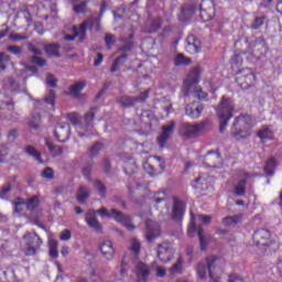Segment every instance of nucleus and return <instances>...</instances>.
Segmentation results:
<instances>
[{"mask_svg":"<svg viewBox=\"0 0 282 282\" xmlns=\"http://www.w3.org/2000/svg\"><path fill=\"white\" fill-rule=\"evenodd\" d=\"M107 11V2H102L99 11L98 18L89 17L79 24V28L73 26V34L65 35L64 41H78V43H83L87 36L88 30H94L96 25L97 30H100V20L102 19L105 12Z\"/></svg>","mask_w":282,"mask_h":282,"instance_id":"nucleus-1","label":"nucleus"},{"mask_svg":"<svg viewBox=\"0 0 282 282\" xmlns=\"http://www.w3.org/2000/svg\"><path fill=\"white\" fill-rule=\"evenodd\" d=\"M231 135L235 140H247L252 135V117L250 115L238 116L231 127Z\"/></svg>","mask_w":282,"mask_h":282,"instance_id":"nucleus-2","label":"nucleus"},{"mask_svg":"<svg viewBox=\"0 0 282 282\" xmlns=\"http://www.w3.org/2000/svg\"><path fill=\"white\" fill-rule=\"evenodd\" d=\"M235 111V106L229 98L223 97L219 106L216 109V113L219 120V131L224 133L226 128L228 127V122H230L232 118V112Z\"/></svg>","mask_w":282,"mask_h":282,"instance_id":"nucleus-3","label":"nucleus"},{"mask_svg":"<svg viewBox=\"0 0 282 282\" xmlns=\"http://www.w3.org/2000/svg\"><path fill=\"white\" fill-rule=\"evenodd\" d=\"M247 53V63H257V61H261V58L268 54V43H265L263 37H256L254 41L249 44Z\"/></svg>","mask_w":282,"mask_h":282,"instance_id":"nucleus-4","label":"nucleus"},{"mask_svg":"<svg viewBox=\"0 0 282 282\" xmlns=\"http://www.w3.org/2000/svg\"><path fill=\"white\" fill-rule=\"evenodd\" d=\"M197 10L199 11L200 19H203V21H210V19H213L212 15L206 17V10L202 8V4L197 3V1H193L183 4L178 15L180 21H188Z\"/></svg>","mask_w":282,"mask_h":282,"instance_id":"nucleus-5","label":"nucleus"},{"mask_svg":"<svg viewBox=\"0 0 282 282\" xmlns=\"http://www.w3.org/2000/svg\"><path fill=\"white\" fill-rule=\"evenodd\" d=\"M96 213H98L100 217H113L115 221L122 224L127 230H135V226L132 224L131 216H127L116 208L111 209V213H109L106 207H101Z\"/></svg>","mask_w":282,"mask_h":282,"instance_id":"nucleus-6","label":"nucleus"},{"mask_svg":"<svg viewBox=\"0 0 282 282\" xmlns=\"http://www.w3.org/2000/svg\"><path fill=\"white\" fill-rule=\"evenodd\" d=\"M236 83L240 89H250L257 85V73L252 68H242L236 74Z\"/></svg>","mask_w":282,"mask_h":282,"instance_id":"nucleus-7","label":"nucleus"},{"mask_svg":"<svg viewBox=\"0 0 282 282\" xmlns=\"http://www.w3.org/2000/svg\"><path fill=\"white\" fill-rule=\"evenodd\" d=\"M153 162L147 161L143 163V169L151 177L161 175V173L166 169V162L161 156H152Z\"/></svg>","mask_w":282,"mask_h":282,"instance_id":"nucleus-8","label":"nucleus"},{"mask_svg":"<svg viewBox=\"0 0 282 282\" xmlns=\"http://www.w3.org/2000/svg\"><path fill=\"white\" fill-rule=\"evenodd\" d=\"M202 162L207 169H221L224 166V159L219 150H209L203 158Z\"/></svg>","mask_w":282,"mask_h":282,"instance_id":"nucleus-9","label":"nucleus"},{"mask_svg":"<svg viewBox=\"0 0 282 282\" xmlns=\"http://www.w3.org/2000/svg\"><path fill=\"white\" fill-rule=\"evenodd\" d=\"M206 131V123L200 122L196 124L183 123L180 127V134L182 138H197Z\"/></svg>","mask_w":282,"mask_h":282,"instance_id":"nucleus-10","label":"nucleus"},{"mask_svg":"<svg viewBox=\"0 0 282 282\" xmlns=\"http://www.w3.org/2000/svg\"><path fill=\"white\" fill-rule=\"evenodd\" d=\"M23 239L26 243V249L24 250L26 257L36 254V250L43 246V240L36 234H25Z\"/></svg>","mask_w":282,"mask_h":282,"instance_id":"nucleus-11","label":"nucleus"},{"mask_svg":"<svg viewBox=\"0 0 282 282\" xmlns=\"http://www.w3.org/2000/svg\"><path fill=\"white\" fill-rule=\"evenodd\" d=\"M161 131V134L156 138V144L160 147V149H164L169 143V139L175 131V121H170L169 124L163 126Z\"/></svg>","mask_w":282,"mask_h":282,"instance_id":"nucleus-12","label":"nucleus"},{"mask_svg":"<svg viewBox=\"0 0 282 282\" xmlns=\"http://www.w3.org/2000/svg\"><path fill=\"white\" fill-rule=\"evenodd\" d=\"M186 213V203L180 197H173V209H172V219L173 221H182L184 219V214Z\"/></svg>","mask_w":282,"mask_h":282,"instance_id":"nucleus-13","label":"nucleus"},{"mask_svg":"<svg viewBox=\"0 0 282 282\" xmlns=\"http://www.w3.org/2000/svg\"><path fill=\"white\" fill-rule=\"evenodd\" d=\"M272 234L265 228L257 229L252 235V241L254 246H270V238Z\"/></svg>","mask_w":282,"mask_h":282,"instance_id":"nucleus-14","label":"nucleus"},{"mask_svg":"<svg viewBox=\"0 0 282 282\" xmlns=\"http://www.w3.org/2000/svg\"><path fill=\"white\" fill-rule=\"evenodd\" d=\"M158 258L162 263H169V261L173 260L174 251L170 243L163 242L158 245Z\"/></svg>","mask_w":282,"mask_h":282,"instance_id":"nucleus-15","label":"nucleus"},{"mask_svg":"<svg viewBox=\"0 0 282 282\" xmlns=\"http://www.w3.org/2000/svg\"><path fill=\"white\" fill-rule=\"evenodd\" d=\"M162 230L160 228V224L154 220L145 221V238L147 241H155L158 237H160Z\"/></svg>","mask_w":282,"mask_h":282,"instance_id":"nucleus-16","label":"nucleus"},{"mask_svg":"<svg viewBox=\"0 0 282 282\" xmlns=\"http://www.w3.org/2000/svg\"><path fill=\"white\" fill-rule=\"evenodd\" d=\"M204 111V104L200 101H193L185 106V116L192 118V120H197V118H202V112Z\"/></svg>","mask_w":282,"mask_h":282,"instance_id":"nucleus-17","label":"nucleus"},{"mask_svg":"<svg viewBox=\"0 0 282 282\" xmlns=\"http://www.w3.org/2000/svg\"><path fill=\"white\" fill-rule=\"evenodd\" d=\"M185 52H187V54H199V52H202V41L194 34L188 35L186 37Z\"/></svg>","mask_w":282,"mask_h":282,"instance_id":"nucleus-18","label":"nucleus"},{"mask_svg":"<svg viewBox=\"0 0 282 282\" xmlns=\"http://www.w3.org/2000/svg\"><path fill=\"white\" fill-rule=\"evenodd\" d=\"M199 80H202V69L195 67L188 73L187 78L184 80V85L191 89L199 85Z\"/></svg>","mask_w":282,"mask_h":282,"instance_id":"nucleus-19","label":"nucleus"},{"mask_svg":"<svg viewBox=\"0 0 282 282\" xmlns=\"http://www.w3.org/2000/svg\"><path fill=\"white\" fill-rule=\"evenodd\" d=\"M72 128L69 127V123H63L58 124L55 128V138L58 140V142H67L69 140V131Z\"/></svg>","mask_w":282,"mask_h":282,"instance_id":"nucleus-20","label":"nucleus"},{"mask_svg":"<svg viewBox=\"0 0 282 282\" xmlns=\"http://www.w3.org/2000/svg\"><path fill=\"white\" fill-rule=\"evenodd\" d=\"M99 250L102 257L108 261H111V259H113V256L116 254V249L113 248V242H111V240H104L100 245Z\"/></svg>","mask_w":282,"mask_h":282,"instance_id":"nucleus-21","label":"nucleus"},{"mask_svg":"<svg viewBox=\"0 0 282 282\" xmlns=\"http://www.w3.org/2000/svg\"><path fill=\"white\" fill-rule=\"evenodd\" d=\"M135 274H137L138 281L147 282V279H149L151 274V269L149 268V265H147V263L139 262L135 265Z\"/></svg>","mask_w":282,"mask_h":282,"instance_id":"nucleus-22","label":"nucleus"},{"mask_svg":"<svg viewBox=\"0 0 282 282\" xmlns=\"http://www.w3.org/2000/svg\"><path fill=\"white\" fill-rule=\"evenodd\" d=\"M85 220L88 224L89 228H94V230H96L97 232H100V230H102V226H100V223L96 217V210L89 209L86 214Z\"/></svg>","mask_w":282,"mask_h":282,"instance_id":"nucleus-23","label":"nucleus"},{"mask_svg":"<svg viewBox=\"0 0 282 282\" xmlns=\"http://www.w3.org/2000/svg\"><path fill=\"white\" fill-rule=\"evenodd\" d=\"M243 58L248 61V52L237 53V51L234 52V55L231 56L229 63L231 65V69H237L243 65Z\"/></svg>","mask_w":282,"mask_h":282,"instance_id":"nucleus-24","label":"nucleus"},{"mask_svg":"<svg viewBox=\"0 0 282 282\" xmlns=\"http://www.w3.org/2000/svg\"><path fill=\"white\" fill-rule=\"evenodd\" d=\"M217 261H219V257L210 256L206 258V265L208 270V274L212 282H220L219 278L213 276V270H215V265H217Z\"/></svg>","mask_w":282,"mask_h":282,"instance_id":"nucleus-25","label":"nucleus"},{"mask_svg":"<svg viewBox=\"0 0 282 282\" xmlns=\"http://www.w3.org/2000/svg\"><path fill=\"white\" fill-rule=\"evenodd\" d=\"M247 36H240L235 42V52L243 54V52H248L250 50V43Z\"/></svg>","mask_w":282,"mask_h":282,"instance_id":"nucleus-26","label":"nucleus"},{"mask_svg":"<svg viewBox=\"0 0 282 282\" xmlns=\"http://www.w3.org/2000/svg\"><path fill=\"white\" fill-rule=\"evenodd\" d=\"M44 52L47 56H55V58H61V44L51 43L44 46Z\"/></svg>","mask_w":282,"mask_h":282,"instance_id":"nucleus-27","label":"nucleus"},{"mask_svg":"<svg viewBox=\"0 0 282 282\" xmlns=\"http://www.w3.org/2000/svg\"><path fill=\"white\" fill-rule=\"evenodd\" d=\"M276 169V158L271 156L264 163V173L267 177H272L274 175V170Z\"/></svg>","mask_w":282,"mask_h":282,"instance_id":"nucleus-28","label":"nucleus"},{"mask_svg":"<svg viewBox=\"0 0 282 282\" xmlns=\"http://www.w3.org/2000/svg\"><path fill=\"white\" fill-rule=\"evenodd\" d=\"M127 61H129V55L127 54H122L121 56L117 57L113 61L112 66L110 67L111 74L119 72L120 68L124 66V63H127Z\"/></svg>","mask_w":282,"mask_h":282,"instance_id":"nucleus-29","label":"nucleus"},{"mask_svg":"<svg viewBox=\"0 0 282 282\" xmlns=\"http://www.w3.org/2000/svg\"><path fill=\"white\" fill-rule=\"evenodd\" d=\"M24 206L26 210H30V213H34V210H36V208L41 206V199L39 198L37 195L32 196L31 198L24 202Z\"/></svg>","mask_w":282,"mask_h":282,"instance_id":"nucleus-30","label":"nucleus"},{"mask_svg":"<svg viewBox=\"0 0 282 282\" xmlns=\"http://www.w3.org/2000/svg\"><path fill=\"white\" fill-rule=\"evenodd\" d=\"M123 171L126 175H134L138 173V165L133 159H129L123 163Z\"/></svg>","mask_w":282,"mask_h":282,"instance_id":"nucleus-31","label":"nucleus"},{"mask_svg":"<svg viewBox=\"0 0 282 282\" xmlns=\"http://www.w3.org/2000/svg\"><path fill=\"white\" fill-rule=\"evenodd\" d=\"M267 21H268V15L265 14L257 15L251 22L250 28L251 30H260V28H263V25H265Z\"/></svg>","mask_w":282,"mask_h":282,"instance_id":"nucleus-32","label":"nucleus"},{"mask_svg":"<svg viewBox=\"0 0 282 282\" xmlns=\"http://www.w3.org/2000/svg\"><path fill=\"white\" fill-rule=\"evenodd\" d=\"M258 138H260V140L262 142H268V140H274V132L272 130H270V128L265 127L262 130H259L257 132Z\"/></svg>","mask_w":282,"mask_h":282,"instance_id":"nucleus-33","label":"nucleus"},{"mask_svg":"<svg viewBox=\"0 0 282 282\" xmlns=\"http://www.w3.org/2000/svg\"><path fill=\"white\" fill-rule=\"evenodd\" d=\"M89 195H91V192H89V189L87 187L80 185L77 191V202L79 204H85V202H87Z\"/></svg>","mask_w":282,"mask_h":282,"instance_id":"nucleus-34","label":"nucleus"},{"mask_svg":"<svg viewBox=\"0 0 282 282\" xmlns=\"http://www.w3.org/2000/svg\"><path fill=\"white\" fill-rule=\"evenodd\" d=\"M120 41L126 44L119 47L118 52H131L133 50V34H130L129 37H121Z\"/></svg>","mask_w":282,"mask_h":282,"instance_id":"nucleus-35","label":"nucleus"},{"mask_svg":"<svg viewBox=\"0 0 282 282\" xmlns=\"http://www.w3.org/2000/svg\"><path fill=\"white\" fill-rule=\"evenodd\" d=\"M25 153L28 155H30L31 158H33L36 162H39V164H43V159H42L41 152H39V150H36V148H34L32 145H26Z\"/></svg>","mask_w":282,"mask_h":282,"instance_id":"nucleus-36","label":"nucleus"},{"mask_svg":"<svg viewBox=\"0 0 282 282\" xmlns=\"http://www.w3.org/2000/svg\"><path fill=\"white\" fill-rule=\"evenodd\" d=\"M45 144L47 149L53 153V158H57V155H63V149L61 147H56L50 138H45Z\"/></svg>","mask_w":282,"mask_h":282,"instance_id":"nucleus-37","label":"nucleus"},{"mask_svg":"<svg viewBox=\"0 0 282 282\" xmlns=\"http://www.w3.org/2000/svg\"><path fill=\"white\" fill-rule=\"evenodd\" d=\"M191 63H193V61L191 59V57L185 56L184 53L176 54L174 58V65L176 67H180L182 65H191Z\"/></svg>","mask_w":282,"mask_h":282,"instance_id":"nucleus-38","label":"nucleus"},{"mask_svg":"<svg viewBox=\"0 0 282 282\" xmlns=\"http://www.w3.org/2000/svg\"><path fill=\"white\" fill-rule=\"evenodd\" d=\"M193 97L196 98L197 100H206L208 98V93L204 91V88L202 86H193Z\"/></svg>","mask_w":282,"mask_h":282,"instance_id":"nucleus-39","label":"nucleus"},{"mask_svg":"<svg viewBox=\"0 0 282 282\" xmlns=\"http://www.w3.org/2000/svg\"><path fill=\"white\" fill-rule=\"evenodd\" d=\"M184 270V259L177 258L176 262L170 268V274H182Z\"/></svg>","mask_w":282,"mask_h":282,"instance_id":"nucleus-40","label":"nucleus"},{"mask_svg":"<svg viewBox=\"0 0 282 282\" xmlns=\"http://www.w3.org/2000/svg\"><path fill=\"white\" fill-rule=\"evenodd\" d=\"M248 184V181L246 178H242L238 182V184L235 186L234 193L238 197H243L246 195V185Z\"/></svg>","mask_w":282,"mask_h":282,"instance_id":"nucleus-41","label":"nucleus"},{"mask_svg":"<svg viewBox=\"0 0 282 282\" xmlns=\"http://www.w3.org/2000/svg\"><path fill=\"white\" fill-rule=\"evenodd\" d=\"M86 85L87 83L85 80L78 82L69 87V93L72 94V96H79L80 91L85 89Z\"/></svg>","mask_w":282,"mask_h":282,"instance_id":"nucleus-42","label":"nucleus"},{"mask_svg":"<svg viewBox=\"0 0 282 282\" xmlns=\"http://www.w3.org/2000/svg\"><path fill=\"white\" fill-rule=\"evenodd\" d=\"M162 23H164V20H162V18H155L154 20H152L150 29L148 30L149 34H153L158 32V30H162Z\"/></svg>","mask_w":282,"mask_h":282,"instance_id":"nucleus-43","label":"nucleus"},{"mask_svg":"<svg viewBox=\"0 0 282 282\" xmlns=\"http://www.w3.org/2000/svg\"><path fill=\"white\" fill-rule=\"evenodd\" d=\"M239 221H241V216H239V215L228 216L223 219V224L226 227L237 226V224H239Z\"/></svg>","mask_w":282,"mask_h":282,"instance_id":"nucleus-44","label":"nucleus"},{"mask_svg":"<svg viewBox=\"0 0 282 282\" xmlns=\"http://www.w3.org/2000/svg\"><path fill=\"white\" fill-rule=\"evenodd\" d=\"M118 102L122 107H133V105H135V99L131 96L124 95L118 99Z\"/></svg>","mask_w":282,"mask_h":282,"instance_id":"nucleus-45","label":"nucleus"},{"mask_svg":"<svg viewBox=\"0 0 282 282\" xmlns=\"http://www.w3.org/2000/svg\"><path fill=\"white\" fill-rule=\"evenodd\" d=\"M194 188L197 191H208V183L206 182V178L199 176L195 180Z\"/></svg>","mask_w":282,"mask_h":282,"instance_id":"nucleus-46","label":"nucleus"},{"mask_svg":"<svg viewBox=\"0 0 282 282\" xmlns=\"http://www.w3.org/2000/svg\"><path fill=\"white\" fill-rule=\"evenodd\" d=\"M98 111V108H90L88 112L85 113L84 116V121L86 124H91L94 122V118H96V113Z\"/></svg>","mask_w":282,"mask_h":282,"instance_id":"nucleus-47","label":"nucleus"},{"mask_svg":"<svg viewBox=\"0 0 282 282\" xmlns=\"http://www.w3.org/2000/svg\"><path fill=\"white\" fill-rule=\"evenodd\" d=\"M94 186L97 189L99 196L107 197V186H105L100 180L95 181Z\"/></svg>","mask_w":282,"mask_h":282,"instance_id":"nucleus-48","label":"nucleus"},{"mask_svg":"<svg viewBox=\"0 0 282 282\" xmlns=\"http://www.w3.org/2000/svg\"><path fill=\"white\" fill-rule=\"evenodd\" d=\"M73 10L76 14H85L87 12V1H80L74 4Z\"/></svg>","mask_w":282,"mask_h":282,"instance_id":"nucleus-49","label":"nucleus"},{"mask_svg":"<svg viewBox=\"0 0 282 282\" xmlns=\"http://www.w3.org/2000/svg\"><path fill=\"white\" fill-rule=\"evenodd\" d=\"M50 257L52 259H58V242L56 240H53L50 242Z\"/></svg>","mask_w":282,"mask_h":282,"instance_id":"nucleus-50","label":"nucleus"},{"mask_svg":"<svg viewBox=\"0 0 282 282\" xmlns=\"http://www.w3.org/2000/svg\"><path fill=\"white\" fill-rule=\"evenodd\" d=\"M44 100L47 105L52 106V109H54V106L56 105V93L51 89Z\"/></svg>","mask_w":282,"mask_h":282,"instance_id":"nucleus-51","label":"nucleus"},{"mask_svg":"<svg viewBox=\"0 0 282 282\" xmlns=\"http://www.w3.org/2000/svg\"><path fill=\"white\" fill-rule=\"evenodd\" d=\"M54 8H56V4L53 0H43L42 7H40L39 10H50L51 12H54Z\"/></svg>","mask_w":282,"mask_h":282,"instance_id":"nucleus-52","label":"nucleus"},{"mask_svg":"<svg viewBox=\"0 0 282 282\" xmlns=\"http://www.w3.org/2000/svg\"><path fill=\"white\" fill-rule=\"evenodd\" d=\"M10 55L6 53H0V69H7L8 63H10Z\"/></svg>","mask_w":282,"mask_h":282,"instance_id":"nucleus-53","label":"nucleus"},{"mask_svg":"<svg viewBox=\"0 0 282 282\" xmlns=\"http://www.w3.org/2000/svg\"><path fill=\"white\" fill-rule=\"evenodd\" d=\"M197 235H198V239H199V243H200V250H206V239H204V228H202V226L198 227L197 230Z\"/></svg>","mask_w":282,"mask_h":282,"instance_id":"nucleus-54","label":"nucleus"},{"mask_svg":"<svg viewBox=\"0 0 282 282\" xmlns=\"http://www.w3.org/2000/svg\"><path fill=\"white\" fill-rule=\"evenodd\" d=\"M31 63H33V65H37L39 67H45V65H47V59L33 55L31 57Z\"/></svg>","mask_w":282,"mask_h":282,"instance_id":"nucleus-55","label":"nucleus"},{"mask_svg":"<svg viewBox=\"0 0 282 282\" xmlns=\"http://www.w3.org/2000/svg\"><path fill=\"white\" fill-rule=\"evenodd\" d=\"M150 94H151V89L144 90L143 93L140 94V96L134 97V102H147Z\"/></svg>","mask_w":282,"mask_h":282,"instance_id":"nucleus-56","label":"nucleus"},{"mask_svg":"<svg viewBox=\"0 0 282 282\" xmlns=\"http://www.w3.org/2000/svg\"><path fill=\"white\" fill-rule=\"evenodd\" d=\"M101 149H102V143H100V142L95 143L89 149L90 158H96V155H98V153L100 152Z\"/></svg>","mask_w":282,"mask_h":282,"instance_id":"nucleus-57","label":"nucleus"},{"mask_svg":"<svg viewBox=\"0 0 282 282\" xmlns=\"http://www.w3.org/2000/svg\"><path fill=\"white\" fill-rule=\"evenodd\" d=\"M197 234V225L195 224V218H192V221L187 228V235L188 237H195Z\"/></svg>","mask_w":282,"mask_h":282,"instance_id":"nucleus-58","label":"nucleus"},{"mask_svg":"<svg viewBox=\"0 0 282 282\" xmlns=\"http://www.w3.org/2000/svg\"><path fill=\"white\" fill-rule=\"evenodd\" d=\"M206 270L207 268L205 267V264H202V263L198 264L196 269L198 279H202L203 281L206 279Z\"/></svg>","mask_w":282,"mask_h":282,"instance_id":"nucleus-59","label":"nucleus"},{"mask_svg":"<svg viewBox=\"0 0 282 282\" xmlns=\"http://www.w3.org/2000/svg\"><path fill=\"white\" fill-rule=\"evenodd\" d=\"M10 155V149H8L6 145L0 147V163L6 162V158Z\"/></svg>","mask_w":282,"mask_h":282,"instance_id":"nucleus-60","label":"nucleus"},{"mask_svg":"<svg viewBox=\"0 0 282 282\" xmlns=\"http://www.w3.org/2000/svg\"><path fill=\"white\" fill-rule=\"evenodd\" d=\"M10 41H13V43H19V41H28L26 35H21L19 33H13L9 35Z\"/></svg>","mask_w":282,"mask_h":282,"instance_id":"nucleus-61","label":"nucleus"},{"mask_svg":"<svg viewBox=\"0 0 282 282\" xmlns=\"http://www.w3.org/2000/svg\"><path fill=\"white\" fill-rule=\"evenodd\" d=\"M42 177H45L46 180H54V170H52V167H45L42 172Z\"/></svg>","mask_w":282,"mask_h":282,"instance_id":"nucleus-62","label":"nucleus"},{"mask_svg":"<svg viewBox=\"0 0 282 282\" xmlns=\"http://www.w3.org/2000/svg\"><path fill=\"white\" fill-rule=\"evenodd\" d=\"M105 43H106V47L108 50H111V47H113L116 41L113 40V35L112 34H107L105 37Z\"/></svg>","mask_w":282,"mask_h":282,"instance_id":"nucleus-63","label":"nucleus"},{"mask_svg":"<svg viewBox=\"0 0 282 282\" xmlns=\"http://www.w3.org/2000/svg\"><path fill=\"white\" fill-rule=\"evenodd\" d=\"M56 83H58V80L56 78H54V75L47 74L46 85H48V87H56Z\"/></svg>","mask_w":282,"mask_h":282,"instance_id":"nucleus-64","label":"nucleus"}]
</instances>
